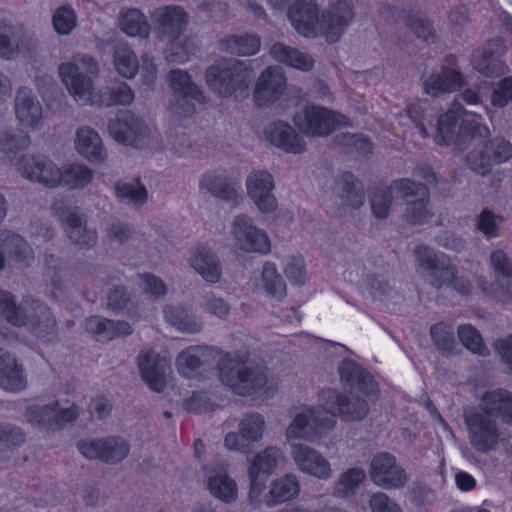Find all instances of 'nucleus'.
Segmentation results:
<instances>
[{
	"label": "nucleus",
	"mask_w": 512,
	"mask_h": 512,
	"mask_svg": "<svg viewBox=\"0 0 512 512\" xmlns=\"http://www.w3.org/2000/svg\"><path fill=\"white\" fill-rule=\"evenodd\" d=\"M219 378L238 395H268L277 382L258 366H246L235 355H225L219 364Z\"/></svg>",
	"instance_id": "7ed1b4c3"
},
{
	"label": "nucleus",
	"mask_w": 512,
	"mask_h": 512,
	"mask_svg": "<svg viewBox=\"0 0 512 512\" xmlns=\"http://www.w3.org/2000/svg\"><path fill=\"white\" fill-rule=\"evenodd\" d=\"M499 219L490 211H483L479 216V230L487 237H496Z\"/></svg>",
	"instance_id": "680f3d73"
},
{
	"label": "nucleus",
	"mask_w": 512,
	"mask_h": 512,
	"mask_svg": "<svg viewBox=\"0 0 512 512\" xmlns=\"http://www.w3.org/2000/svg\"><path fill=\"white\" fill-rule=\"evenodd\" d=\"M229 233L235 246L244 253L268 254L271 251L268 233L246 214L234 217Z\"/></svg>",
	"instance_id": "6e6552de"
},
{
	"label": "nucleus",
	"mask_w": 512,
	"mask_h": 512,
	"mask_svg": "<svg viewBox=\"0 0 512 512\" xmlns=\"http://www.w3.org/2000/svg\"><path fill=\"white\" fill-rule=\"evenodd\" d=\"M259 285L272 300L281 301L286 297V283L273 262L263 264Z\"/></svg>",
	"instance_id": "58836bf2"
},
{
	"label": "nucleus",
	"mask_w": 512,
	"mask_h": 512,
	"mask_svg": "<svg viewBox=\"0 0 512 512\" xmlns=\"http://www.w3.org/2000/svg\"><path fill=\"white\" fill-rule=\"evenodd\" d=\"M492 104L503 107L512 101V78L504 79L500 82L498 89L492 95Z\"/></svg>",
	"instance_id": "052dcab7"
},
{
	"label": "nucleus",
	"mask_w": 512,
	"mask_h": 512,
	"mask_svg": "<svg viewBox=\"0 0 512 512\" xmlns=\"http://www.w3.org/2000/svg\"><path fill=\"white\" fill-rule=\"evenodd\" d=\"M480 410L488 415L499 417L504 423H512V393L504 389L485 392L480 400Z\"/></svg>",
	"instance_id": "c756f323"
},
{
	"label": "nucleus",
	"mask_w": 512,
	"mask_h": 512,
	"mask_svg": "<svg viewBox=\"0 0 512 512\" xmlns=\"http://www.w3.org/2000/svg\"><path fill=\"white\" fill-rule=\"evenodd\" d=\"M59 74L69 94L81 105L108 107L115 104L129 105L134 100V92L125 83L119 84L115 90H95L93 82L99 74V66L88 55H77L71 61L61 64Z\"/></svg>",
	"instance_id": "f257e3e1"
},
{
	"label": "nucleus",
	"mask_w": 512,
	"mask_h": 512,
	"mask_svg": "<svg viewBox=\"0 0 512 512\" xmlns=\"http://www.w3.org/2000/svg\"><path fill=\"white\" fill-rule=\"evenodd\" d=\"M74 147L77 153L89 162L100 163L107 158V151L100 135L88 126L80 127L76 131Z\"/></svg>",
	"instance_id": "c85d7f7f"
},
{
	"label": "nucleus",
	"mask_w": 512,
	"mask_h": 512,
	"mask_svg": "<svg viewBox=\"0 0 512 512\" xmlns=\"http://www.w3.org/2000/svg\"><path fill=\"white\" fill-rule=\"evenodd\" d=\"M119 198L127 202L142 203L147 198L145 187L138 180L120 181L116 186Z\"/></svg>",
	"instance_id": "3c124183"
},
{
	"label": "nucleus",
	"mask_w": 512,
	"mask_h": 512,
	"mask_svg": "<svg viewBox=\"0 0 512 512\" xmlns=\"http://www.w3.org/2000/svg\"><path fill=\"white\" fill-rule=\"evenodd\" d=\"M248 197L261 213H272L277 209V199L273 193L275 183L273 176L264 170H255L246 178Z\"/></svg>",
	"instance_id": "6ab92c4d"
},
{
	"label": "nucleus",
	"mask_w": 512,
	"mask_h": 512,
	"mask_svg": "<svg viewBox=\"0 0 512 512\" xmlns=\"http://www.w3.org/2000/svg\"><path fill=\"white\" fill-rule=\"evenodd\" d=\"M207 353L208 350L202 347H190L182 351L176 360L178 372L186 378L196 377L200 373Z\"/></svg>",
	"instance_id": "a19ab883"
},
{
	"label": "nucleus",
	"mask_w": 512,
	"mask_h": 512,
	"mask_svg": "<svg viewBox=\"0 0 512 512\" xmlns=\"http://www.w3.org/2000/svg\"><path fill=\"white\" fill-rule=\"evenodd\" d=\"M86 330L95 335L100 341L111 340L115 337L128 335L132 332L131 326L126 322H113L98 316L86 320Z\"/></svg>",
	"instance_id": "e433bc0d"
},
{
	"label": "nucleus",
	"mask_w": 512,
	"mask_h": 512,
	"mask_svg": "<svg viewBox=\"0 0 512 512\" xmlns=\"http://www.w3.org/2000/svg\"><path fill=\"white\" fill-rule=\"evenodd\" d=\"M374 394L356 391L349 395H340L335 391L323 392L321 401L325 412L332 416H339L345 421H358L367 416L369 403L374 400Z\"/></svg>",
	"instance_id": "0eeeda50"
},
{
	"label": "nucleus",
	"mask_w": 512,
	"mask_h": 512,
	"mask_svg": "<svg viewBox=\"0 0 512 512\" xmlns=\"http://www.w3.org/2000/svg\"><path fill=\"white\" fill-rule=\"evenodd\" d=\"M265 432V419L258 413L244 416L239 422V434L231 432L225 437V446L233 451L244 452L251 443L260 441Z\"/></svg>",
	"instance_id": "b1692460"
},
{
	"label": "nucleus",
	"mask_w": 512,
	"mask_h": 512,
	"mask_svg": "<svg viewBox=\"0 0 512 512\" xmlns=\"http://www.w3.org/2000/svg\"><path fill=\"white\" fill-rule=\"evenodd\" d=\"M284 461L283 451L276 446H268L247 458L250 500H257L261 497L266 478Z\"/></svg>",
	"instance_id": "1a4fd4ad"
},
{
	"label": "nucleus",
	"mask_w": 512,
	"mask_h": 512,
	"mask_svg": "<svg viewBox=\"0 0 512 512\" xmlns=\"http://www.w3.org/2000/svg\"><path fill=\"white\" fill-rule=\"evenodd\" d=\"M107 305L113 310H125L130 317H134L131 312L132 303L126 299V294L123 289H116L109 297Z\"/></svg>",
	"instance_id": "69168bd1"
},
{
	"label": "nucleus",
	"mask_w": 512,
	"mask_h": 512,
	"mask_svg": "<svg viewBox=\"0 0 512 512\" xmlns=\"http://www.w3.org/2000/svg\"><path fill=\"white\" fill-rule=\"evenodd\" d=\"M170 86L175 93L176 97H179L177 105L182 106L184 103L191 100H202L201 92L195 85L192 84L189 75L182 70H173L169 77Z\"/></svg>",
	"instance_id": "37998d69"
},
{
	"label": "nucleus",
	"mask_w": 512,
	"mask_h": 512,
	"mask_svg": "<svg viewBox=\"0 0 512 512\" xmlns=\"http://www.w3.org/2000/svg\"><path fill=\"white\" fill-rule=\"evenodd\" d=\"M323 411L322 401L319 407L302 406L295 410L292 422L285 431L290 450L293 444H300V440L314 442L334 427L333 418L323 415Z\"/></svg>",
	"instance_id": "39448f33"
},
{
	"label": "nucleus",
	"mask_w": 512,
	"mask_h": 512,
	"mask_svg": "<svg viewBox=\"0 0 512 512\" xmlns=\"http://www.w3.org/2000/svg\"><path fill=\"white\" fill-rule=\"evenodd\" d=\"M299 493L300 483L297 476L288 473L271 481L268 490L264 487L261 497L251 502L273 507L294 500Z\"/></svg>",
	"instance_id": "a878e982"
},
{
	"label": "nucleus",
	"mask_w": 512,
	"mask_h": 512,
	"mask_svg": "<svg viewBox=\"0 0 512 512\" xmlns=\"http://www.w3.org/2000/svg\"><path fill=\"white\" fill-rule=\"evenodd\" d=\"M458 337L462 344L472 353L481 356L487 355L488 349L477 329L470 324L458 328Z\"/></svg>",
	"instance_id": "09e8293b"
},
{
	"label": "nucleus",
	"mask_w": 512,
	"mask_h": 512,
	"mask_svg": "<svg viewBox=\"0 0 512 512\" xmlns=\"http://www.w3.org/2000/svg\"><path fill=\"white\" fill-rule=\"evenodd\" d=\"M112 138L123 145L141 147L153 136L152 128L130 112H123L109 124Z\"/></svg>",
	"instance_id": "f8f14e48"
},
{
	"label": "nucleus",
	"mask_w": 512,
	"mask_h": 512,
	"mask_svg": "<svg viewBox=\"0 0 512 512\" xmlns=\"http://www.w3.org/2000/svg\"><path fill=\"white\" fill-rule=\"evenodd\" d=\"M295 125L306 135L327 136L335 129L348 125L346 116L320 106L307 107L294 117Z\"/></svg>",
	"instance_id": "9d476101"
},
{
	"label": "nucleus",
	"mask_w": 512,
	"mask_h": 512,
	"mask_svg": "<svg viewBox=\"0 0 512 512\" xmlns=\"http://www.w3.org/2000/svg\"><path fill=\"white\" fill-rule=\"evenodd\" d=\"M225 44L228 51L240 56L254 55L260 48V41L255 36H233Z\"/></svg>",
	"instance_id": "8fccbe9b"
},
{
	"label": "nucleus",
	"mask_w": 512,
	"mask_h": 512,
	"mask_svg": "<svg viewBox=\"0 0 512 512\" xmlns=\"http://www.w3.org/2000/svg\"><path fill=\"white\" fill-rule=\"evenodd\" d=\"M206 487L211 496L226 504L236 502L239 496L237 482L225 471L211 472Z\"/></svg>",
	"instance_id": "f704fd0d"
},
{
	"label": "nucleus",
	"mask_w": 512,
	"mask_h": 512,
	"mask_svg": "<svg viewBox=\"0 0 512 512\" xmlns=\"http://www.w3.org/2000/svg\"><path fill=\"white\" fill-rule=\"evenodd\" d=\"M412 194L417 195L418 199L416 201L408 202V218L414 223L425 220L429 216L427 203L425 202V198L427 197V189L425 186L415 184L409 180H401L399 182H395L390 187L389 191H383L374 194L371 200L374 215L378 218H385L389 211L388 202L392 196L408 197Z\"/></svg>",
	"instance_id": "423d86ee"
},
{
	"label": "nucleus",
	"mask_w": 512,
	"mask_h": 512,
	"mask_svg": "<svg viewBox=\"0 0 512 512\" xmlns=\"http://www.w3.org/2000/svg\"><path fill=\"white\" fill-rule=\"evenodd\" d=\"M271 56L282 63L300 70H309L314 65V60L308 54L287 47L281 43L272 46L270 50Z\"/></svg>",
	"instance_id": "79ce46f5"
},
{
	"label": "nucleus",
	"mask_w": 512,
	"mask_h": 512,
	"mask_svg": "<svg viewBox=\"0 0 512 512\" xmlns=\"http://www.w3.org/2000/svg\"><path fill=\"white\" fill-rule=\"evenodd\" d=\"M70 238L82 246L93 245L96 241V234L87 230L83 220L74 212L69 213L66 218Z\"/></svg>",
	"instance_id": "de8ad7c7"
},
{
	"label": "nucleus",
	"mask_w": 512,
	"mask_h": 512,
	"mask_svg": "<svg viewBox=\"0 0 512 512\" xmlns=\"http://www.w3.org/2000/svg\"><path fill=\"white\" fill-rule=\"evenodd\" d=\"M15 114L20 124L27 128H38L44 119V110L31 89L22 87L15 97Z\"/></svg>",
	"instance_id": "cd10ccee"
},
{
	"label": "nucleus",
	"mask_w": 512,
	"mask_h": 512,
	"mask_svg": "<svg viewBox=\"0 0 512 512\" xmlns=\"http://www.w3.org/2000/svg\"><path fill=\"white\" fill-rule=\"evenodd\" d=\"M0 386L10 392H19L26 387V379L16 359L0 349Z\"/></svg>",
	"instance_id": "c9c22d12"
},
{
	"label": "nucleus",
	"mask_w": 512,
	"mask_h": 512,
	"mask_svg": "<svg viewBox=\"0 0 512 512\" xmlns=\"http://www.w3.org/2000/svg\"><path fill=\"white\" fill-rule=\"evenodd\" d=\"M78 415L77 407L68 401L55 402L44 406H32L27 409L26 413L29 423L51 431L74 421Z\"/></svg>",
	"instance_id": "ddd939ff"
},
{
	"label": "nucleus",
	"mask_w": 512,
	"mask_h": 512,
	"mask_svg": "<svg viewBox=\"0 0 512 512\" xmlns=\"http://www.w3.org/2000/svg\"><path fill=\"white\" fill-rule=\"evenodd\" d=\"M286 79L279 68L267 69L259 77L254 98L259 105H266L277 99L285 88Z\"/></svg>",
	"instance_id": "2f4dec72"
},
{
	"label": "nucleus",
	"mask_w": 512,
	"mask_h": 512,
	"mask_svg": "<svg viewBox=\"0 0 512 512\" xmlns=\"http://www.w3.org/2000/svg\"><path fill=\"white\" fill-rule=\"evenodd\" d=\"M369 476L376 486L383 489L400 488L407 481L405 471L389 453H380L373 457Z\"/></svg>",
	"instance_id": "aec40b11"
},
{
	"label": "nucleus",
	"mask_w": 512,
	"mask_h": 512,
	"mask_svg": "<svg viewBox=\"0 0 512 512\" xmlns=\"http://www.w3.org/2000/svg\"><path fill=\"white\" fill-rule=\"evenodd\" d=\"M469 440L472 447L482 453L496 448L500 441V432L495 421L488 415L471 411L465 416Z\"/></svg>",
	"instance_id": "2eb2a0df"
},
{
	"label": "nucleus",
	"mask_w": 512,
	"mask_h": 512,
	"mask_svg": "<svg viewBox=\"0 0 512 512\" xmlns=\"http://www.w3.org/2000/svg\"><path fill=\"white\" fill-rule=\"evenodd\" d=\"M30 254L31 250L22 237L9 231L0 233V269L4 266L5 255L7 259L20 262Z\"/></svg>",
	"instance_id": "4c0bfd02"
},
{
	"label": "nucleus",
	"mask_w": 512,
	"mask_h": 512,
	"mask_svg": "<svg viewBox=\"0 0 512 512\" xmlns=\"http://www.w3.org/2000/svg\"><path fill=\"white\" fill-rule=\"evenodd\" d=\"M464 84V78L456 64V59L449 56L437 70L423 77V90L430 96H439L460 89Z\"/></svg>",
	"instance_id": "f3484780"
},
{
	"label": "nucleus",
	"mask_w": 512,
	"mask_h": 512,
	"mask_svg": "<svg viewBox=\"0 0 512 512\" xmlns=\"http://www.w3.org/2000/svg\"><path fill=\"white\" fill-rule=\"evenodd\" d=\"M491 264L502 279L491 288H487L483 282L477 281L481 292L499 302H508L512 297V265L502 250H495L491 254Z\"/></svg>",
	"instance_id": "393cba45"
},
{
	"label": "nucleus",
	"mask_w": 512,
	"mask_h": 512,
	"mask_svg": "<svg viewBox=\"0 0 512 512\" xmlns=\"http://www.w3.org/2000/svg\"><path fill=\"white\" fill-rule=\"evenodd\" d=\"M431 335L437 346L442 350H448L453 343V332L444 324L435 325L431 329Z\"/></svg>",
	"instance_id": "e2e57ef3"
},
{
	"label": "nucleus",
	"mask_w": 512,
	"mask_h": 512,
	"mask_svg": "<svg viewBox=\"0 0 512 512\" xmlns=\"http://www.w3.org/2000/svg\"><path fill=\"white\" fill-rule=\"evenodd\" d=\"M128 443L120 437L86 440L79 444L80 453L89 459H101L107 463L122 461L129 454Z\"/></svg>",
	"instance_id": "5701e85b"
},
{
	"label": "nucleus",
	"mask_w": 512,
	"mask_h": 512,
	"mask_svg": "<svg viewBox=\"0 0 512 512\" xmlns=\"http://www.w3.org/2000/svg\"><path fill=\"white\" fill-rule=\"evenodd\" d=\"M116 72L123 78L133 79L139 72L144 85H151L156 79L157 68L150 58L142 57L141 67L136 53L126 45L118 46L113 55Z\"/></svg>",
	"instance_id": "4468645a"
},
{
	"label": "nucleus",
	"mask_w": 512,
	"mask_h": 512,
	"mask_svg": "<svg viewBox=\"0 0 512 512\" xmlns=\"http://www.w3.org/2000/svg\"><path fill=\"white\" fill-rule=\"evenodd\" d=\"M290 456L298 471L303 474L319 480H328L333 474L328 459L307 445L293 444Z\"/></svg>",
	"instance_id": "4be33fe9"
},
{
	"label": "nucleus",
	"mask_w": 512,
	"mask_h": 512,
	"mask_svg": "<svg viewBox=\"0 0 512 512\" xmlns=\"http://www.w3.org/2000/svg\"><path fill=\"white\" fill-rule=\"evenodd\" d=\"M502 51V43L495 41L487 47L476 50L472 57V65L480 73L485 75H500L505 72V65L499 59Z\"/></svg>",
	"instance_id": "72a5a7b5"
},
{
	"label": "nucleus",
	"mask_w": 512,
	"mask_h": 512,
	"mask_svg": "<svg viewBox=\"0 0 512 512\" xmlns=\"http://www.w3.org/2000/svg\"><path fill=\"white\" fill-rule=\"evenodd\" d=\"M139 286L145 293L155 297H159L166 292V286L163 281L149 274L139 277Z\"/></svg>",
	"instance_id": "13d9d810"
},
{
	"label": "nucleus",
	"mask_w": 512,
	"mask_h": 512,
	"mask_svg": "<svg viewBox=\"0 0 512 512\" xmlns=\"http://www.w3.org/2000/svg\"><path fill=\"white\" fill-rule=\"evenodd\" d=\"M152 19L163 34L177 36L185 30L189 16L182 7L167 6L156 9Z\"/></svg>",
	"instance_id": "473e14b6"
},
{
	"label": "nucleus",
	"mask_w": 512,
	"mask_h": 512,
	"mask_svg": "<svg viewBox=\"0 0 512 512\" xmlns=\"http://www.w3.org/2000/svg\"><path fill=\"white\" fill-rule=\"evenodd\" d=\"M143 381L154 392L160 393L168 386L171 367L168 359L154 350L143 351L138 358Z\"/></svg>",
	"instance_id": "a211bd4d"
},
{
	"label": "nucleus",
	"mask_w": 512,
	"mask_h": 512,
	"mask_svg": "<svg viewBox=\"0 0 512 512\" xmlns=\"http://www.w3.org/2000/svg\"><path fill=\"white\" fill-rule=\"evenodd\" d=\"M364 479L365 471L363 469H348L340 476L336 486V493L339 496H348L355 491Z\"/></svg>",
	"instance_id": "603ef678"
},
{
	"label": "nucleus",
	"mask_w": 512,
	"mask_h": 512,
	"mask_svg": "<svg viewBox=\"0 0 512 512\" xmlns=\"http://www.w3.org/2000/svg\"><path fill=\"white\" fill-rule=\"evenodd\" d=\"M283 273L292 284L302 285L307 280L305 259L300 254L288 255L282 261Z\"/></svg>",
	"instance_id": "a18cd8bd"
},
{
	"label": "nucleus",
	"mask_w": 512,
	"mask_h": 512,
	"mask_svg": "<svg viewBox=\"0 0 512 512\" xmlns=\"http://www.w3.org/2000/svg\"><path fill=\"white\" fill-rule=\"evenodd\" d=\"M252 78V72L243 62L223 60L208 68L206 82L208 87L221 96L244 97Z\"/></svg>",
	"instance_id": "20e7f679"
},
{
	"label": "nucleus",
	"mask_w": 512,
	"mask_h": 512,
	"mask_svg": "<svg viewBox=\"0 0 512 512\" xmlns=\"http://www.w3.org/2000/svg\"><path fill=\"white\" fill-rule=\"evenodd\" d=\"M371 512H404L401 506L383 492H377L369 498Z\"/></svg>",
	"instance_id": "6e6d98bb"
},
{
	"label": "nucleus",
	"mask_w": 512,
	"mask_h": 512,
	"mask_svg": "<svg viewBox=\"0 0 512 512\" xmlns=\"http://www.w3.org/2000/svg\"><path fill=\"white\" fill-rule=\"evenodd\" d=\"M190 267L204 280L217 283L222 276V269L216 254L206 246L193 250L188 258Z\"/></svg>",
	"instance_id": "7c9ffc66"
},
{
	"label": "nucleus",
	"mask_w": 512,
	"mask_h": 512,
	"mask_svg": "<svg viewBox=\"0 0 512 512\" xmlns=\"http://www.w3.org/2000/svg\"><path fill=\"white\" fill-rule=\"evenodd\" d=\"M265 138L273 146L293 154L303 153L306 143L292 126L283 121H274L265 129Z\"/></svg>",
	"instance_id": "bb28decb"
},
{
	"label": "nucleus",
	"mask_w": 512,
	"mask_h": 512,
	"mask_svg": "<svg viewBox=\"0 0 512 512\" xmlns=\"http://www.w3.org/2000/svg\"><path fill=\"white\" fill-rule=\"evenodd\" d=\"M25 442L24 433L17 427L0 424V453L11 451Z\"/></svg>",
	"instance_id": "864d4df0"
},
{
	"label": "nucleus",
	"mask_w": 512,
	"mask_h": 512,
	"mask_svg": "<svg viewBox=\"0 0 512 512\" xmlns=\"http://www.w3.org/2000/svg\"><path fill=\"white\" fill-rule=\"evenodd\" d=\"M185 407L188 411L200 413L212 409L213 403L206 393L199 392L185 401Z\"/></svg>",
	"instance_id": "0e129e2a"
},
{
	"label": "nucleus",
	"mask_w": 512,
	"mask_h": 512,
	"mask_svg": "<svg viewBox=\"0 0 512 512\" xmlns=\"http://www.w3.org/2000/svg\"><path fill=\"white\" fill-rule=\"evenodd\" d=\"M164 317L170 325L180 331L193 333L200 329V324L180 307H166Z\"/></svg>",
	"instance_id": "49530a36"
},
{
	"label": "nucleus",
	"mask_w": 512,
	"mask_h": 512,
	"mask_svg": "<svg viewBox=\"0 0 512 512\" xmlns=\"http://www.w3.org/2000/svg\"><path fill=\"white\" fill-rule=\"evenodd\" d=\"M92 178V170L84 164L71 163L63 165L60 187H66L68 189L83 188L91 182Z\"/></svg>",
	"instance_id": "c03bdc74"
},
{
	"label": "nucleus",
	"mask_w": 512,
	"mask_h": 512,
	"mask_svg": "<svg viewBox=\"0 0 512 512\" xmlns=\"http://www.w3.org/2000/svg\"><path fill=\"white\" fill-rule=\"evenodd\" d=\"M496 349L502 360L512 371V335L500 339L496 343Z\"/></svg>",
	"instance_id": "774afa93"
},
{
	"label": "nucleus",
	"mask_w": 512,
	"mask_h": 512,
	"mask_svg": "<svg viewBox=\"0 0 512 512\" xmlns=\"http://www.w3.org/2000/svg\"><path fill=\"white\" fill-rule=\"evenodd\" d=\"M118 21L120 30L129 37L146 38L150 33L146 16L139 9H123Z\"/></svg>",
	"instance_id": "ea45409f"
},
{
	"label": "nucleus",
	"mask_w": 512,
	"mask_h": 512,
	"mask_svg": "<svg viewBox=\"0 0 512 512\" xmlns=\"http://www.w3.org/2000/svg\"><path fill=\"white\" fill-rule=\"evenodd\" d=\"M0 313L9 323L17 326L25 325L28 320L32 323L41 322L42 319L51 322L46 306L30 300L17 306L13 297L4 291H0Z\"/></svg>",
	"instance_id": "dca6fc26"
},
{
	"label": "nucleus",
	"mask_w": 512,
	"mask_h": 512,
	"mask_svg": "<svg viewBox=\"0 0 512 512\" xmlns=\"http://www.w3.org/2000/svg\"><path fill=\"white\" fill-rule=\"evenodd\" d=\"M226 180L222 174L209 171L203 174L200 180V188L216 196H224Z\"/></svg>",
	"instance_id": "4d7b16f0"
},
{
	"label": "nucleus",
	"mask_w": 512,
	"mask_h": 512,
	"mask_svg": "<svg viewBox=\"0 0 512 512\" xmlns=\"http://www.w3.org/2000/svg\"><path fill=\"white\" fill-rule=\"evenodd\" d=\"M436 130V140L442 144L452 143L456 136L463 140L471 136L473 150L467 156V164L480 174L486 172L491 157L483 153L486 145L482 139L488 136L489 130L481 124L480 116L462 110L461 105L455 102L439 117Z\"/></svg>",
	"instance_id": "f03ea898"
},
{
	"label": "nucleus",
	"mask_w": 512,
	"mask_h": 512,
	"mask_svg": "<svg viewBox=\"0 0 512 512\" xmlns=\"http://www.w3.org/2000/svg\"><path fill=\"white\" fill-rule=\"evenodd\" d=\"M407 116L419 129L422 136L427 135L425 123L427 121V111L423 103H415L408 107Z\"/></svg>",
	"instance_id": "bf43d9fd"
},
{
	"label": "nucleus",
	"mask_w": 512,
	"mask_h": 512,
	"mask_svg": "<svg viewBox=\"0 0 512 512\" xmlns=\"http://www.w3.org/2000/svg\"><path fill=\"white\" fill-rule=\"evenodd\" d=\"M20 174L48 188L61 186L62 166L45 157H25L17 165Z\"/></svg>",
	"instance_id": "412c9836"
},
{
	"label": "nucleus",
	"mask_w": 512,
	"mask_h": 512,
	"mask_svg": "<svg viewBox=\"0 0 512 512\" xmlns=\"http://www.w3.org/2000/svg\"><path fill=\"white\" fill-rule=\"evenodd\" d=\"M193 52L192 44L190 43H173L170 48V53L167 56L171 62H185L189 59L190 54Z\"/></svg>",
	"instance_id": "338daca9"
},
{
	"label": "nucleus",
	"mask_w": 512,
	"mask_h": 512,
	"mask_svg": "<svg viewBox=\"0 0 512 512\" xmlns=\"http://www.w3.org/2000/svg\"><path fill=\"white\" fill-rule=\"evenodd\" d=\"M53 25L57 33L67 35L76 26V15L70 7H60L53 16Z\"/></svg>",
	"instance_id": "5fc2aeb1"
},
{
	"label": "nucleus",
	"mask_w": 512,
	"mask_h": 512,
	"mask_svg": "<svg viewBox=\"0 0 512 512\" xmlns=\"http://www.w3.org/2000/svg\"><path fill=\"white\" fill-rule=\"evenodd\" d=\"M417 258L423 269L428 271L435 284L443 286L446 283L461 294H469L473 290L471 278L464 271H458L453 267H439L435 263V255L426 247L417 249Z\"/></svg>",
	"instance_id": "9b49d317"
}]
</instances>
